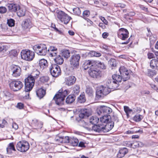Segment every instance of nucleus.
Returning <instances> with one entry per match:
<instances>
[{"mask_svg": "<svg viewBox=\"0 0 158 158\" xmlns=\"http://www.w3.org/2000/svg\"><path fill=\"white\" fill-rule=\"evenodd\" d=\"M140 129L137 127H134L127 131V134H131L138 133L139 132Z\"/></svg>", "mask_w": 158, "mask_h": 158, "instance_id": "obj_41", "label": "nucleus"}, {"mask_svg": "<svg viewBox=\"0 0 158 158\" xmlns=\"http://www.w3.org/2000/svg\"><path fill=\"white\" fill-rule=\"evenodd\" d=\"M24 81L25 91L28 92L32 89L35 84V80L29 75Z\"/></svg>", "mask_w": 158, "mask_h": 158, "instance_id": "obj_5", "label": "nucleus"}, {"mask_svg": "<svg viewBox=\"0 0 158 158\" xmlns=\"http://www.w3.org/2000/svg\"><path fill=\"white\" fill-rule=\"evenodd\" d=\"M111 90L108 86L107 84L100 85L97 88L96 90V98L98 99L102 98L110 93Z\"/></svg>", "mask_w": 158, "mask_h": 158, "instance_id": "obj_1", "label": "nucleus"}, {"mask_svg": "<svg viewBox=\"0 0 158 158\" xmlns=\"http://www.w3.org/2000/svg\"><path fill=\"white\" fill-rule=\"evenodd\" d=\"M111 117L109 114H105L100 118V121L102 123L106 124L110 121Z\"/></svg>", "mask_w": 158, "mask_h": 158, "instance_id": "obj_24", "label": "nucleus"}, {"mask_svg": "<svg viewBox=\"0 0 158 158\" xmlns=\"http://www.w3.org/2000/svg\"><path fill=\"white\" fill-rule=\"evenodd\" d=\"M40 73L38 71L35 70L33 71L30 76L33 77L35 80L38 77Z\"/></svg>", "mask_w": 158, "mask_h": 158, "instance_id": "obj_42", "label": "nucleus"}, {"mask_svg": "<svg viewBox=\"0 0 158 158\" xmlns=\"http://www.w3.org/2000/svg\"><path fill=\"white\" fill-rule=\"evenodd\" d=\"M112 119L114 121L117 123L118 121V119L117 116L116 115H113L112 118Z\"/></svg>", "mask_w": 158, "mask_h": 158, "instance_id": "obj_63", "label": "nucleus"}, {"mask_svg": "<svg viewBox=\"0 0 158 158\" xmlns=\"http://www.w3.org/2000/svg\"><path fill=\"white\" fill-rule=\"evenodd\" d=\"M158 60L155 59H152L150 62V67L153 69L157 67Z\"/></svg>", "mask_w": 158, "mask_h": 158, "instance_id": "obj_44", "label": "nucleus"}, {"mask_svg": "<svg viewBox=\"0 0 158 158\" xmlns=\"http://www.w3.org/2000/svg\"><path fill=\"white\" fill-rule=\"evenodd\" d=\"M79 143L78 139L76 138H70L69 143L72 146H77Z\"/></svg>", "mask_w": 158, "mask_h": 158, "instance_id": "obj_35", "label": "nucleus"}, {"mask_svg": "<svg viewBox=\"0 0 158 158\" xmlns=\"http://www.w3.org/2000/svg\"><path fill=\"white\" fill-rule=\"evenodd\" d=\"M39 65L41 69H44L48 66V63L46 60L41 59L39 61Z\"/></svg>", "mask_w": 158, "mask_h": 158, "instance_id": "obj_33", "label": "nucleus"}, {"mask_svg": "<svg viewBox=\"0 0 158 158\" xmlns=\"http://www.w3.org/2000/svg\"><path fill=\"white\" fill-rule=\"evenodd\" d=\"M142 118V116L139 115H136L133 118V120L136 122H138L141 120Z\"/></svg>", "mask_w": 158, "mask_h": 158, "instance_id": "obj_51", "label": "nucleus"}, {"mask_svg": "<svg viewBox=\"0 0 158 158\" xmlns=\"http://www.w3.org/2000/svg\"><path fill=\"white\" fill-rule=\"evenodd\" d=\"M81 56L79 54H75L72 55L69 60L70 64L74 68H77L79 64Z\"/></svg>", "mask_w": 158, "mask_h": 158, "instance_id": "obj_7", "label": "nucleus"}, {"mask_svg": "<svg viewBox=\"0 0 158 158\" xmlns=\"http://www.w3.org/2000/svg\"><path fill=\"white\" fill-rule=\"evenodd\" d=\"M90 54L92 56L99 57L101 56V54L99 52H97L95 51H91Z\"/></svg>", "mask_w": 158, "mask_h": 158, "instance_id": "obj_53", "label": "nucleus"}, {"mask_svg": "<svg viewBox=\"0 0 158 158\" xmlns=\"http://www.w3.org/2000/svg\"><path fill=\"white\" fill-rule=\"evenodd\" d=\"M106 124H103V132H106L111 130L114 126V122H109L106 123Z\"/></svg>", "mask_w": 158, "mask_h": 158, "instance_id": "obj_20", "label": "nucleus"}, {"mask_svg": "<svg viewBox=\"0 0 158 158\" xmlns=\"http://www.w3.org/2000/svg\"><path fill=\"white\" fill-rule=\"evenodd\" d=\"M89 15L90 12L89 10H85L83 13V18L85 19L87 18V17L89 16Z\"/></svg>", "mask_w": 158, "mask_h": 158, "instance_id": "obj_54", "label": "nucleus"}, {"mask_svg": "<svg viewBox=\"0 0 158 158\" xmlns=\"http://www.w3.org/2000/svg\"><path fill=\"white\" fill-rule=\"evenodd\" d=\"M112 112V110L110 108L104 106H101L97 110V113L99 115L109 114Z\"/></svg>", "mask_w": 158, "mask_h": 158, "instance_id": "obj_12", "label": "nucleus"}, {"mask_svg": "<svg viewBox=\"0 0 158 158\" xmlns=\"http://www.w3.org/2000/svg\"><path fill=\"white\" fill-rule=\"evenodd\" d=\"M151 34H152V33L151 32L150 33L149 30V35H150L149 40L150 41V47H151L152 45H153L155 43L156 40V38L155 35H151Z\"/></svg>", "mask_w": 158, "mask_h": 158, "instance_id": "obj_37", "label": "nucleus"}, {"mask_svg": "<svg viewBox=\"0 0 158 158\" xmlns=\"http://www.w3.org/2000/svg\"><path fill=\"white\" fill-rule=\"evenodd\" d=\"M22 25L23 30L25 32L27 33L32 27V24L30 19H28L23 21Z\"/></svg>", "mask_w": 158, "mask_h": 158, "instance_id": "obj_14", "label": "nucleus"}, {"mask_svg": "<svg viewBox=\"0 0 158 158\" xmlns=\"http://www.w3.org/2000/svg\"><path fill=\"white\" fill-rule=\"evenodd\" d=\"M121 76L123 78V81H126L130 78V75L128 70L124 66H121L119 69Z\"/></svg>", "mask_w": 158, "mask_h": 158, "instance_id": "obj_13", "label": "nucleus"}, {"mask_svg": "<svg viewBox=\"0 0 158 158\" xmlns=\"http://www.w3.org/2000/svg\"><path fill=\"white\" fill-rule=\"evenodd\" d=\"M7 5L9 10L11 12H15L17 11L19 6L13 3L8 4Z\"/></svg>", "mask_w": 158, "mask_h": 158, "instance_id": "obj_27", "label": "nucleus"}, {"mask_svg": "<svg viewBox=\"0 0 158 158\" xmlns=\"http://www.w3.org/2000/svg\"><path fill=\"white\" fill-rule=\"evenodd\" d=\"M49 80V78L47 77H43L41 78V81L43 82H47Z\"/></svg>", "mask_w": 158, "mask_h": 158, "instance_id": "obj_64", "label": "nucleus"}, {"mask_svg": "<svg viewBox=\"0 0 158 158\" xmlns=\"http://www.w3.org/2000/svg\"><path fill=\"white\" fill-rule=\"evenodd\" d=\"M90 114L89 110L87 109H83L81 110V112L79 114L80 118H85L89 117Z\"/></svg>", "mask_w": 158, "mask_h": 158, "instance_id": "obj_23", "label": "nucleus"}, {"mask_svg": "<svg viewBox=\"0 0 158 158\" xmlns=\"http://www.w3.org/2000/svg\"><path fill=\"white\" fill-rule=\"evenodd\" d=\"M11 71L12 73V75L16 77H19L21 73V69L18 66L14 65L12 67Z\"/></svg>", "mask_w": 158, "mask_h": 158, "instance_id": "obj_17", "label": "nucleus"}, {"mask_svg": "<svg viewBox=\"0 0 158 158\" xmlns=\"http://www.w3.org/2000/svg\"><path fill=\"white\" fill-rule=\"evenodd\" d=\"M18 9L17 13L18 16L22 17L25 15L26 9L24 7L19 6Z\"/></svg>", "mask_w": 158, "mask_h": 158, "instance_id": "obj_29", "label": "nucleus"}, {"mask_svg": "<svg viewBox=\"0 0 158 158\" xmlns=\"http://www.w3.org/2000/svg\"><path fill=\"white\" fill-rule=\"evenodd\" d=\"M124 109L125 112L126 113L127 116H128L129 114L133 113L132 110L130 109L129 107L127 106H124Z\"/></svg>", "mask_w": 158, "mask_h": 158, "instance_id": "obj_47", "label": "nucleus"}, {"mask_svg": "<svg viewBox=\"0 0 158 158\" xmlns=\"http://www.w3.org/2000/svg\"><path fill=\"white\" fill-rule=\"evenodd\" d=\"M34 49L35 52L39 55L45 56L46 54L47 47L46 45L44 44H41L39 45H35Z\"/></svg>", "mask_w": 158, "mask_h": 158, "instance_id": "obj_9", "label": "nucleus"}, {"mask_svg": "<svg viewBox=\"0 0 158 158\" xmlns=\"http://www.w3.org/2000/svg\"><path fill=\"white\" fill-rule=\"evenodd\" d=\"M99 120L98 117L96 116H92L89 118V122L95 125L97 123Z\"/></svg>", "mask_w": 158, "mask_h": 158, "instance_id": "obj_40", "label": "nucleus"}, {"mask_svg": "<svg viewBox=\"0 0 158 158\" xmlns=\"http://www.w3.org/2000/svg\"><path fill=\"white\" fill-rule=\"evenodd\" d=\"M21 57L22 59L28 61L33 60L35 57V53L29 50H23L21 52Z\"/></svg>", "mask_w": 158, "mask_h": 158, "instance_id": "obj_3", "label": "nucleus"}, {"mask_svg": "<svg viewBox=\"0 0 158 158\" xmlns=\"http://www.w3.org/2000/svg\"><path fill=\"white\" fill-rule=\"evenodd\" d=\"M132 144L133 145L132 148H135L139 147H142L143 145V144L141 142L139 141H135Z\"/></svg>", "mask_w": 158, "mask_h": 158, "instance_id": "obj_46", "label": "nucleus"}, {"mask_svg": "<svg viewBox=\"0 0 158 158\" xmlns=\"http://www.w3.org/2000/svg\"><path fill=\"white\" fill-rule=\"evenodd\" d=\"M36 94L37 96L41 99L45 95V91L42 88H40L36 91Z\"/></svg>", "mask_w": 158, "mask_h": 158, "instance_id": "obj_34", "label": "nucleus"}, {"mask_svg": "<svg viewBox=\"0 0 158 158\" xmlns=\"http://www.w3.org/2000/svg\"><path fill=\"white\" fill-rule=\"evenodd\" d=\"M74 94L75 95H78L80 92V87L78 85H75L73 88Z\"/></svg>", "mask_w": 158, "mask_h": 158, "instance_id": "obj_49", "label": "nucleus"}, {"mask_svg": "<svg viewBox=\"0 0 158 158\" xmlns=\"http://www.w3.org/2000/svg\"><path fill=\"white\" fill-rule=\"evenodd\" d=\"M60 91L59 90V93L56 94L53 98L56 104L58 105H61L63 104L65 98L68 94L66 90H64L62 92Z\"/></svg>", "mask_w": 158, "mask_h": 158, "instance_id": "obj_2", "label": "nucleus"}, {"mask_svg": "<svg viewBox=\"0 0 158 158\" xmlns=\"http://www.w3.org/2000/svg\"><path fill=\"white\" fill-rule=\"evenodd\" d=\"M57 18L62 23L67 24L70 21L71 18L64 12L60 10L56 11Z\"/></svg>", "mask_w": 158, "mask_h": 158, "instance_id": "obj_4", "label": "nucleus"}, {"mask_svg": "<svg viewBox=\"0 0 158 158\" xmlns=\"http://www.w3.org/2000/svg\"><path fill=\"white\" fill-rule=\"evenodd\" d=\"M128 151L126 148H124L120 149L117 155V156L118 158H121L128 152Z\"/></svg>", "mask_w": 158, "mask_h": 158, "instance_id": "obj_26", "label": "nucleus"}, {"mask_svg": "<svg viewBox=\"0 0 158 158\" xmlns=\"http://www.w3.org/2000/svg\"><path fill=\"white\" fill-rule=\"evenodd\" d=\"M86 93L89 96H92L93 95L94 92L92 88L87 87L86 88Z\"/></svg>", "mask_w": 158, "mask_h": 158, "instance_id": "obj_48", "label": "nucleus"}, {"mask_svg": "<svg viewBox=\"0 0 158 158\" xmlns=\"http://www.w3.org/2000/svg\"><path fill=\"white\" fill-rule=\"evenodd\" d=\"M103 124H98L94 125L91 129L88 127H86V129L89 131L91 130L95 132L101 133L103 132Z\"/></svg>", "mask_w": 158, "mask_h": 158, "instance_id": "obj_18", "label": "nucleus"}, {"mask_svg": "<svg viewBox=\"0 0 158 158\" xmlns=\"http://www.w3.org/2000/svg\"><path fill=\"white\" fill-rule=\"evenodd\" d=\"M129 32L127 29L124 28L120 29L118 33L119 38L123 40H126L128 37Z\"/></svg>", "mask_w": 158, "mask_h": 158, "instance_id": "obj_15", "label": "nucleus"}, {"mask_svg": "<svg viewBox=\"0 0 158 158\" xmlns=\"http://www.w3.org/2000/svg\"><path fill=\"white\" fill-rule=\"evenodd\" d=\"M55 56H56L54 59L55 62L57 64H62L64 61V60L62 56L60 55H56Z\"/></svg>", "mask_w": 158, "mask_h": 158, "instance_id": "obj_28", "label": "nucleus"}, {"mask_svg": "<svg viewBox=\"0 0 158 158\" xmlns=\"http://www.w3.org/2000/svg\"><path fill=\"white\" fill-rule=\"evenodd\" d=\"M95 64L97 67L101 69H105L106 68V66L103 62L97 61H95Z\"/></svg>", "mask_w": 158, "mask_h": 158, "instance_id": "obj_43", "label": "nucleus"}, {"mask_svg": "<svg viewBox=\"0 0 158 158\" xmlns=\"http://www.w3.org/2000/svg\"><path fill=\"white\" fill-rule=\"evenodd\" d=\"M95 61H91L90 60H86L84 64V67L85 69L92 67H94Z\"/></svg>", "mask_w": 158, "mask_h": 158, "instance_id": "obj_25", "label": "nucleus"}, {"mask_svg": "<svg viewBox=\"0 0 158 158\" xmlns=\"http://www.w3.org/2000/svg\"><path fill=\"white\" fill-rule=\"evenodd\" d=\"M7 48L8 47L7 46L0 45V51H6L7 50Z\"/></svg>", "mask_w": 158, "mask_h": 158, "instance_id": "obj_59", "label": "nucleus"}, {"mask_svg": "<svg viewBox=\"0 0 158 158\" xmlns=\"http://www.w3.org/2000/svg\"><path fill=\"white\" fill-rule=\"evenodd\" d=\"M31 123L35 126V129L40 128L42 127L43 124L41 122L39 123L38 120L35 119L32 120Z\"/></svg>", "mask_w": 158, "mask_h": 158, "instance_id": "obj_30", "label": "nucleus"}, {"mask_svg": "<svg viewBox=\"0 0 158 158\" xmlns=\"http://www.w3.org/2000/svg\"><path fill=\"white\" fill-rule=\"evenodd\" d=\"M76 81V77L73 76H71L66 79L65 83L66 85L69 86L73 85L75 82Z\"/></svg>", "mask_w": 158, "mask_h": 158, "instance_id": "obj_22", "label": "nucleus"}, {"mask_svg": "<svg viewBox=\"0 0 158 158\" xmlns=\"http://www.w3.org/2000/svg\"><path fill=\"white\" fill-rule=\"evenodd\" d=\"M48 51L54 52V53H49V55L51 57L55 56L58 53L57 48L53 46H50L48 49Z\"/></svg>", "mask_w": 158, "mask_h": 158, "instance_id": "obj_32", "label": "nucleus"}, {"mask_svg": "<svg viewBox=\"0 0 158 158\" xmlns=\"http://www.w3.org/2000/svg\"><path fill=\"white\" fill-rule=\"evenodd\" d=\"M15 149L13 142L10 143L6 148L7 153L8 154H11L12 151H15Z\"/></svg>", "mask_w": 158, "mask_h": 158, "instance_id": "obj_31", "label": "nucleus"}, {"mask_svg": "<svg viewBox=\"0 0 158 158\" xmlns=\"http://www.w3.org/2000/svg\"><path fill=\"white\" fill-rule=\"evenodd\" d=\"M88 73L90 77L94 78H99L102 76L101 71L96 66L89 68Z\"/></svg>", "mask_w": 158, "mask_h": 158, "instance_id": "obj_6", "label": "nucleus"}, {"mask_svg": "<svg viewBox=\"0 0 158 158\" xmlns=\"http://www.w3.org/2000/svg\"><path fill=\"white\" fill-rule=\"evenodd\" d=\"M112 77L113 81L118 83L121 82L122 80H123V78L122 76L117 74H114L112 75Z\"/></svg>", "mask_w": 158, "mask_h": 158, "instance_id": "obj_36", "label": "nucleus"}, {"mask_svg": "<svg viewBox=\"0 0 158 158\" xmlns=\"http://www.w3.org/2000/svg\"><path fill=\"white\" fill-rule=\"evenodd\" d=\"M85 98L84 94H82L80 95L78 98V101L79 103H83L85 101Z\"/></svg>", "mask_w": 158, "mask_h": 158, "instance_id": "obj_45", "label": "nucleus"}, {"mask_svg": "<svg viewBox=\"0 0 158 158\" xmlns=\"http://www.w3.org/2000/svg\"><path fill=\"white\" fill-rule=\"evenodd\" d=\"M49 69L51 75L53 77H57L60 74L61 70L60 67L56 64H52Z\"/></svg>", "mask_w": 158, "mask_h": 158, "instance_id": "obj_11", "label": "nucleus"}, {"mask_svg": "<svg viewBox=\"0 0 158 158\" xmlns=\"http://www.w3.org/2000/svg\"><path fill=\"white\" fill-rule=\"evenodd\" d=\"M16 147L19 151L24 152L28 150L29 148V145L27 141H19L17 144Z\"/></svg>", "mask_w": 158, "mask_h": 158, "instance_id": "obj_10", "label": "nucleus"}, {"mask_svg": "<svg viewBox=\"0 0 158 158\" xmlns=\"http://www.w3.org/2000/svg\"><path fill=\"white\" fill-rule=\"evenodd\" d=\"M156 71L155 70H150L149 71V76L152 77L153 76L155 75L156 74Z\"/></svg>", "mask_w": 158, "mask_h": 158, "instance_id": "obj_58", "label": "nucleus"}, {"mask_svg": "<svg viewBox=\"0 0 158 158\" xmlns=\"http://www.w3.org/2000/svg\"><path fill=\"white\" fill-rule=\"evenodd\" d=\"M7 24L9 27H13L15 24V21L13 19H10L7 20Z\"/></svg>", "mask_w": 158, "mask_h": 158, "instance_id": "obj_50", "label": "nucleus"}, {"mask_svg": "<svg viewBox=\"0 0 158 158\" xmlns=\"http://www.w3.org/2000/svg\"><path fill=\"white\" fill-rule=\"evenodd\" d=\"M16 107L19 109H21L23 108L24 104L21 102L18 103Z\"/></svg>", "mask_w": 158, "mask_h": 158, "instance_id": "obj_62", "label": "nucleus"}, {"mask_svg": "<svg viewBox=\"0 0 158 158\" xmlns=\"http://www.w3.org/2000/svg\"><path fill=\"white\" fill-rule=\"evenodd\" d=\"M99 18L101 19V20L103 22V23L106 25H107L108 22L105 19L104 17L100 16L99 17Z\"/></svg>", "mask_w": 158, "mask_h": 158, "instance_id": "obj_61", "label": "nucleus"}, {"mask_svg": "<svg viewBox=\"0 0 158 158\" xmlns=\"http://www.w3.org/2000/svg\"><path fill=\"white\" fill-rule=\"evenodd\" d=\"M49 148V144L48 143H46L44 145L42 146V149L44 152H46L47 149Z\"/></svg>", "mask_w": 158, "mask_h": 158, "instance_id": "obj_57", "label": "nucleus"}, {"mask_svg": "<svg viewBox=\"0 0 158 158\" xmlns=\"http://www.w3.org/2000/svg\"><path fill=\"white\" fill-rule=\"evenodd\" d=\"M73 11L74 13L76 15L79 16L81 14V10L78 7L74 8L73 9Z\"/></svg>", "mask_w": 158, "mask_h": 158, "instance_id": "obj_52", "label": "nucleus"}, {"mask_svg": "<svg viewBox=\"0 0 158 158\" xmlns=\"http://www.w3.org/2000/svg\"><path fill=\"white\" fill-rule=\"evenodd\" d=\"M9 86L11 89L14 91H17L22 88L23 84L20 81H13L9 83Z\"/></svg>", "mask_w": 158, "mask_h": 158, "instance_id": "obj_8", "label": "nucleus"}, {"mask_svg": "<svg viewBox=\"0 0 158 158\" xmlns=\"http://www.w3.org/2000/svg\"><path fill=\"white\" fill-rule=\"evenodd\" d=\"M70 138L68 136H64L60 135H57L55 138L56 143L60 144V143H68L69 142Z\"/></svg>", "mask_w": 158, "mask_h": 158, "instance_id": "obj_16", "label": "nucleus"}, {"mask_svg": "<svg viewBox=\"0 0 158 158\" xmlns=\"http://www.w3.org/2000/svg\"><path fill=\"white\" fill-rule=\"evenodd\" d=\"M7 9L6 8L3 6H0V13L1 14H4L6 12Z\"/></svg>", "mask_w": 158, "mask_h": 158, "instance_id": "obj_56", "label": "nucleus"}, {"mask_svg": "<svg viewBox=\"0 0 158 158\" xmlns=\"http://www.w3.org/2000/svg\"><path fill=\"white\" fill-rule=\"evenodd\" d=\"M69 51L67 50H64L61 53V56L64 57L66 59H68L70 56Z\"/></svg>", "mask_w": 158, "mask_h": 158, "instance_id": "obj_39", "label": "nucleus"}, {"mask_svg": "<svg viewBox=\"0 0 158 158\" xmlns=\"http://www.w3.org/2000/svg\"><path fill=\"white\" fill-rule=\"evenodd\" d=\"M12 128L15 130H17L18 128V124L15 122H13L11 124Z\"/></svg>", "mask_w": 158, "mask_h": 158, "instance_id": "obj_60", "label": "nucleus"}, {"mask_svg": "<svg viewBox=\"0 0 158 158\" xmlns=\"http://www.w3.org/2000/svg\"><path fill=\"white\" fill-rule=\"evenodd\" d=\"M75 97L74 94L69 95L66 99V102L67 104L73 103L75 100Z\"/></svg>", "mask_w": 158, "mask_h": 158, "instance_id": "obj_38", "label": "nucleus"}, {"mask_svg": "<svg viewBox=\"0 0 158 158\" xmlns=\"http://www.w3.org/2000/svg\"><path fill=\"white\" fill-rule=\"evenodd\" d=\"M106 84H107L108 86L111 90V89H112L113 90L116 89L118 86V83L114 81L113 80H108Z\"/></svg>", "mask_w": 158, "mask_h": 158, "instance_id": "obj_21", "label": "nucleus"}, {"mask_svg": "<svg viewBox=\"0 0 158 158\" xmlns=\"http://www.w3.org/2000/svg\"><path fill=\"white\" fill-rule=\"evenodd\" d=\"M17 55V51L15 50H13L9 52V55L11 57H15Z\"/></svg>", "mask_w": 158, "mask_h": 158, "instance_id": "obj_55", "label": "nucleus"}, {"mask_svg": "<svg viewBox=\"0 0 158 158\" xmlns=\"http://www.w3.org/2000/svg\"><path fill=\"white\" fill-rule=\"evenodd\" d=\"M1 98H3L5 101L9 100L13 97V95L9 91L5 90L1 91L0 94Z\"/></svg>", "mask_w": 158, "mask_h": 158, "instance_id": "obj_19", "label": "nucleus"}]
</instances>
